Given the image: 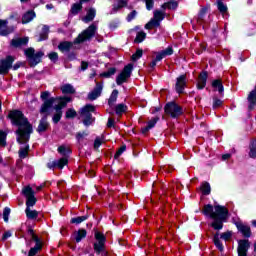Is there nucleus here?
<instances>
[{
	"label": "nucleus",
	"mask_w": 256,
	"mask_h": 256,
	"mask_svg": "<svg viewBox=\"0 0 256 256\" xmlns=\"http://www.w3.org/2000/svg\"><path fill=\"white\" fill-rule=\"evenodd\" d=\"M7 119H10L14 127H18L15 131L17 143H29L31 135H33V124L29 122V118L19 109L10 110Z\"/></svg>",
	"instance_id": "f257e3e1"
},
{
	"label": "nucleus",
	"mask_w": 256,
	"mask_h": 256,
	"mask_svg": "<svg viewBox=\"0 0 256 256\" xmlns=\"http://www.w3.org/2000/svg\"><path fill=\"white\" fill-rule=\"evenodd\" d=\"M214 209L215 211H213V205L206 204L202 210V215H205V217H210V219L213 220L209 224V227L214 229V231H221L224 223H227V219H229V209L221 205L214 206Z\"/></svg>",
	"instance_id": "f03ea898"
},
{
	"label": "nucleus",
	"mask_w": 256,
	"mask_h": 256,
	"mask_svg": "<svg viewBox=\"0 0 256 256\" xmlns=\"http://www.w3.org/2000/svg\"><path fill=\"white\" fill-rule=\"evenodd\" d=\"M95 33H97V25L91 24L87 29L82 31L74 41H62L58 44V50L63 54H68L71 49H73L74 45H81V43H85V41H91L93 37H95Z\"/></svg>",
	"instance_id": "7ed1b4c3"
},
{
	"label": "nucleus",
	"mask_w": 256,
	"mask_h": 256,
	"mask_svg": "<svg viewBox=\"0 0 256 256\" xmlns=\"http://www.w3.org/2000/svg\"><path fill=\"white\" fill-rule=\"evenodd\" d=\"M57 151L63 157L60 158L59 160L48 162L46 164V167L48 169H63L66 165H69V158L67 157H69L71 153H73V150H71V148L65 145H61L58 147Z\"/></svg>",
	"instance_id": "20e7f679"
},
{
	"label": "nucleus",
	"mask_w": 256,
	"mask_h": 256,
	"mask_svg": "<svg viewBox=\"0 0 256 256\" xmlns=\"http://www.w3.org/2000/svg\"><path fill=\"white\" fill-rule=\"evenodd\" d=\"M94 239L96 240V242L93 244L94 253H96V255L108 256L109 252L105 248V243H107V236H105L103 232L95 229Z\"/></svg>",
	"instance_id": "39448f33"
},
{
	"label": "nucleus",
	"mask_w": 256,
	"mask_h": 256,
	"mask_svg": "<svg viewBox=\"0 0 256 256\" xmlns=\"http://www.w3.org/2000/svg\"><path fill=\"white\" fill-rule=\"evenodd\" d=\"M24 55L26 57V61L29 67H37L39 63H43V57H45V52L37 51L35 52V48L29 47L24 51Z\"/></svg>",
	"instance_id": "423d86ee"
},
{
	"label": "nucleus",
	"mask_w": 256,
	"mask_h": 256,
	"mask_svg": "<svg viewBox=\"0 0 256 256\" xmlns=\"http://www.w3.org/2000/svg\"><path fill=\"white\" fill-rule=\"evenodd\" d=\"M164 113L169 115L172 119H179L181 115H184L185 111L183 110V106L175 101H170L165 104Z\"/></svg>",
	"instance_id": "0eeeda50"
},
{
	"label": "nucleus",
	"mask_w": 256,
	"mask_h": 256,
	"mask_svg": "<svg viewBox=\"0 0 256 256\" xmlns=\"http://www.w3.org/2000/svg\"><path fill=\"white\" fill-rule=\"evenodd\" d=\"M96 108L95 105L93 104H86L84 107L81 108L80 110V115L81 117H84L82 120L83 125L85 127H89L95 123V118L93 117V114L95 113Z\"/></svg>",
	"instance_id": "6e6552de"
},
{
	"label": "nucleus",
	"mask_w": 256,
	"mask_h": 256,
	"mask_svg": "<svg viewBox=\"0 0 256 256\" xmlns=\"http://www.w3.org/2000/svg\"><path fill=\"white\" fill-rule=\"evenodd\" d=\"M40 99L44 101L41 105L40 113H49V110L53 107L55 101H57V98L51 97V92L49 91L41 92Z\"/></svg>",
	"instance_id": "1a4fd4ad"
},
{
	"label": "nucleus",
	"mask_w": 256,
	"mask_h": 256,
	"mask_svg": "<svg viewBox=\"0 0 256 256\" xmlns=\"http://www.w3.org/2000/svg\"><path fill=\"white\" fill-rule=\"evenodd\" d=\"M22 195L26 197V209L35 207V205H37V198L35 197V191L31 186H25L22 189Z\"/></svg>",
	"instance_id": "9d476101"
},
{
	"label": "nucleus",
	"mask_w": 256,
	"mask_h": 256,
	"mask_svg": "<svg viewBox=\"0 0 256 256\" xmlns=\"http://www.w3.org/2000/svg\"><path fill=\"white\" fill-rule=\"evenodd\" d=\"M132 73H133V63H129L126 66H124L122 71L116 77V84L123 85V83H127Z\"/></svg>",
	"instance_id": "9b49d317"
},
{
	"label": "nucleus",
	"mask_w": 256,
	"mask_h": 256,
	"mask_svg": "<svg viewBox=\"0 0 256 256\" xmlns=\"http://www.w3.org/2000/svg\"><path fill=\"white\" fill-rule=\"evenodd\" d=\"M0 63V75H8L9 70L13 68V63H15V56L8 55L5 59H1Z\"/></svg>",
	"instance_id": "f8f14e48"
},
{
	"label": "nucleus",
	"mask_w": 256,
	"mask_h": 256,
	"mask_svg": "<svg viewBox=\"0 0 256 256\" xmlns=\"http://www.w3.org/2000/svg\"><path fill=\"white\" fill-rule=\"evenodd\" d=\"M235 227L237 228L238 233H241L244 239H249L253 232H251V226L245 225L241 221L234 222Z\"/></svg>",
	"instance_id": "ddd939ff"
},
{
	"label": "nucleus",
	"mask_w": 256,
	"mask_h": 256,
	"mask_svg": "<svg viewBox=\"0 0 256 256\" xmlns=\"http://www.w3.org/2000/svg\"><path fill=\"white\" fill-rule=\"evenodd\" d=\"M185 87H187V74H182L176 78V93H178V95H183V93H185Z\"/></svg>",
	"instance_id": "4468645a"
},
{
	"label": "nucleus",
	"mask_w": 256,
	"mask_h": 256,
	"mask_svg": "<svg viewBox=\"0 0 256 256\" xmlns=\"http://www.w3.org/2000/svg\"><path fill=\"white\" fill-rule=\"evenodd\" d=\"M251 248V242L249 239L238 240L237 253L238 256H247L249 249Z\"/></svg>",
	"instance_id": "2eb2a0df"
},
{
	"label": "nucleus",
	"mask_w": 256,
	"mask_h": 256,
	"mask_svg": "<svg viewBox=\"0 0 256 256\" xmlns=\"http://www.w3.org/2000/svg\"><path fill=\"white\" fill-rule=\"evenodd\" d=\"M103 93V82H96L94 89L88 94L89 101H95Z\"/></svg>",
	"instance_id": "dca6fc26"
},
{
	"label": "nucleus",
	"mask_w": 256,
	"mask_h": 256,
	"mask_svg": "<svg viewBox=\"0 0 256 256\" xmlns=\"http://www.w3.org/2000/svg\"><path fill=\"white\" fill-rule=\"evenodd\" d=\"M207 79H209V72L205 70L200 72L198 76V82L196 84V87L199 91L203 90L204 87H207Z\"/></svg>",
	"instance_id": "f3484780"
},
{
	"label": "nucleus",
	"mask_w": 256,
	"mask_h": 256,
	"mask_svg": "<svg viewBox=\"0 0 256 256\" xmlns=\"http://www.w3.org/2000/svg\"><path fill=\"white\" fill-rule=\"evenodd\" d=\"M27 233L31 237L30 241L35 243V247H43V241L41 238H39V236H37V234H35V230H33L31 226H28Z\"/></svg>",
	"instance_id": "a211bd4d"
},
{
	"label": "nucleus",
	"mask_w": 256,
	"mask_h": 256,
	"mask_svg": "<svg viewBox=\"0 0 256 256\" xmlns=\"http://www.w3.org/2000/svg\"><path fill=\"white\" fill-rule=\"evenodd\" d=\"M211 87L214 89V91H218L220 95L225 93V86H223V79L221 78L214 79L211 82Z\"/></svg>",
	"instance_id": "6ab92c4d"
},
{
	"label": "nucleus",
	"mask_w": 256,
	"mask_h": 256,
	"mask_svg": "<svg viewBox=\"0 0 256 256\" xmlns=\"http://www.w3.org/2000/svg\"><path fill=\"white\" fill-rule=\"evenodd\" d=\"M18 145H25V147H20L19 151H18V157L20 159H27V157H29V142L26 143H18Z\"/></svg>",
	"instance_id": "aec40b11"
},
{
	"label": "nucleus",
	"mask_w": 256,
	"mask_h": 256,
	"mask_svg": "<svg viewBox=\"0 0 256 256\" xmlns=\"http://www.w3.org/2000/svg\"><path fill=\"white\" fill-rule=\"evenodd\" d=\"M37 17V14L34 10H28L26 13L22 16V24L27 25V23H31V20Z\"/></svg>",
	"instance_id": "412c9836"
},
{
	"label": "nucleus",
	"mask_w": 256,
	"mask_h": 256,
	"mask_svg": "<svg viewBox=\"0 0 256 256\" xmlns=\"http://www.w3.org/2000/svg\"><path fill=\"white\" fill-rule=\"evenodd\" d=\"M49 129V123L47 122V116H43L38 124L37 133H45Z\"/></svg>",
	"instance_id": "4be33fe9"
},
{
	"label": "nucleus",
	"mask_w": 256,
	"mask_h": 256,
	"mask_svg": "<svg viewBox=\"0 0 256 256\" xmlns=\"http://www.w3.org/2000/svg\"><path fill=\"white\" fill-rule=\"evenodd\" d=\"M27 43H29V37H22L11 40V45L15 48L23 47V45H27Z\"/></svg>",
	"instance_id": "5701e85b"
},
{
	"label": "nucleus",
	"mask_w": 256,
	"mask_h": 256,
	"mask_svg": "<svg viewBox=\"0 0 256 256\" xmlns=\"http://www.w3.org/2000/svg\"><path fill=\"white\" fill-rule=\"evenodd\" d=\"M96 16H97V10H95V8H90L87 11L86 16L82 18V21L84 23H91V21H93V19H95Z\"/></svg>",
	"instance_id": "b1692460"
},
{
	"label": "nucleus",
	"mask_w": 256,
	"mask_h": 256,
	"mask_svg": "<svg viewBox=\"0 0 256 256\" xmlns=\"http://www.w3.org/2000/svg\"><path fill=\"white\" fill-rule=\"evenodd\" d=\"M47 39H49V26L44 25L42 31L39 34L37 42L41 43V41H47Z\"/></svg>",
	"instance_id": "393cba45"
},
{
	"label": "nucleus",
	"mask_w": 256,
	"mask_h": 256,
	"mask_svg": "<svg viewBox=\"0 0 256 256\" xmlns=\"http://www.w3.org/2000/svg\"><path fill=\"white\" fill-rule=\"evenodd\" d=\"M213 243L215 247L220 251V253H223L225 251V246H223V243L221 242V239H219V232H216L213 236Z\"/></svg>",
	"instance_id": "a878e982"
},
{
	"label": "nucleus",
	"mask_w": 256,
	"mask_h": 256,
	"mask_svg": "<svg viewBox=\"0 0 256 256\" xmlns=\"http://www.w3.org/2000/svg\"><path fill=\"white\" fill-rule=\"evenodd\" d=\"M249 157L250 159H256V137L252 138L249 143Z\"/></svg>",
	"instance_id": "bb28decb"
},
{
	"label": "nucleus",
	"mask_w": 256,
	"mask_h": 256,
	"mask_svg": "<svg viewBox=\"0 0 256 256\" xmlns=\"http://www.w3.org/2000/svg\"><path fill=\"white\" fill-rule=\"evenodd\" d=\"M56 101H58V104L65 109L67 107V103H71L73 101V98L70 96H60L55 98Z\"/></svg>",
	"instance_id": "cd10ccee"
},
{
	"label": "nucleus",
	"mask_w": 256,
	"mask_h": 256,
	"mask_svg": "<svg viewBox=\"0 0 256 256\" xmlns=\"http://www.w3.org/2000/svg\"><path fill=\"white\" fill-rule=\"evenodd\" d=\"M81 11H83V4L80 2H76L74 4H72L71 9H70V14L75 16L78 13H81Z\"/></svg>",
	"instance_id": "c85d7f7f"
},
{
	"label": "nucleus",
	"mask_w": 256,
	"mask_h": 256,
	"mask_svg": "<svg viewBox=\"0 0 256 256\" xmlns=\"http://www.w3.org/2000/svg\"><path fill=\"white\" fill-rule=\"evenodd\" d=\"M129 107L126 104L120 103L115 106V113L118 115V117H121L123 113H127V110Z\"/></svg>",
	"instance_id": "c756f323"
},
{
	"label": "nucleus",
	"mask_w": 256,
	"mask_h": 256,
	"mask_svg": "<svg viewBox=\"0 0 256 256\" xmlns=\"http://www.w3.org/2000/svg\"><path fill=\"white\" fill-rule=\"evenodd\" d=\"M200 191L202 192V195H211V184L207 181L202 182L200 185Z\"/></svg>",
	"instance_id": "7c9ffc66"
},
{
	"label": "nucleus",
	"mask_w": 256,
	"mask_h": 256,
	"mask_svg": "<svg viewBox=\"0 0 256 256\" xmlns=\"http://www.w3.org/2000/svg\"><path fill=\"white\" fill-rule=\"evenodd\" d=\"M119 97V90L114 89L112 93L110 94V97L108 99V105L109 107H113L115 103H117V98Z\"/></svg>",
	"instance_id": "2f4dec72"
},
{
	"label": "nucleus",
	"mask_w": 256,
	"mask_h": 256,
	"mask_svg": "<svg viewBox=\"0 0 256 256\" xmlns=\"http://www.w3.org/2000/svg\"><path fill=\"white\" fill-rule=\"evenodd\" d=\"M63 95H75V88L71 84H65L61 87Z\"/></svg>",
	"instance_id": "473e14b6"
},
{
	"label": "nucleus",
	"mask_w": 256,
	"mask_h": 256,
	"mask_svg": "<svg viewBox=\"0 0 256 256\" xmlns=\"http://www.w3.org/2000/svg\"><path fill=\"white\" fill-rule=\"evenodd\" d=\"M3 27H7V20L0 19V35L2 37H7V35H10V33H13V31L9 29H3ZM3 29V30H1Z\"/></svg>",
	"instance_id": "72a5a7b5"
},
{
	"label": "nucleus",
	"mask_w": 256,
	"mask_h": 256,
	"mask_svg": "<svg viewBox=\"0 0 256 256\" xmlns=\"http://www.w3.org/2000/svg\"><path fill=\"white\" fill-rule=\"evenodd\" d=\"M87 219H89V214H85L84 216H78V217L71 218L70 223L72 225H81V223H83V221H87Z\"/></svg>",
	"instance_id": "f704fd0d"
},
{
	"label": "nucleus",
	"mask_w": 256,
	"mask_h": 256,
	"mask_svg": "<svg viewBox=\"0 0 256 256\" xmlns=\"http://www.w3.org/2000/svg\"><path fill=\"white\" fill-rule=\"evenodd\" d=\"M157 27H161V23H159V21L151 18L150 21L145 24L144 29L151 31V29H155Z\"/></svg>",
	"instance_id": "c9c22d12"
},
{
	"label": "nucleus",
	"mask_w": 256,
	"mask_h": 256,
	"mask_svg": "<svg viewBox=\"0 0 256 256\" xmlns=\"http://www.w3.org/2000/svg\"><path fill=\"white\" fill-rule=\"evenodd\" d=\"M85 237H87V230L81 228L76 232V236H75V241L76 243H81V241H83V239H85Z\"/></svg>",
	"instance_id": "e433bc0d"
},
{
	"label": "nucleus",
	"mask_w": 256,
	"mask_h": 256,
	"mask_svg": "<svg viewBox=\"0 0 256 256\" xmlns=\"http://www.w3.org/2000/svg\"><path fill=\"white\" fill-rule=\"evenodd\" d=\"M27 219H37L39 217V212L37 210H31V208L25 209Z\"/></svg>",
	"instance_id": "4c0bfd02"
},
{
	"label": "nucleus",
	"mask_w": 256,
	"mask_h": 256,
	"mask_svg": "<svg viewBox=\"0 0 256 256\" xmlns=\"http://www.w3.org/2000/svg\"><path fill=\"white\" fill-rule=\"evenodd\" d=\"M117 73V68L111 67L106 72H102L100 74V77H104L105 79H109V77H112V75H115Z\"/></svg>",
	"instance_id": "58836bf2"
},
{
	"label": "nucleus",
	"mask_w": 256,
	"mask_h": 256,
	"mask_svg": "<svg viewBox=\"0 0 256 256\" xmlns=\"http://www.w3.org/2000/svg\"><path fill=\"white\" fill-rule=\"evenodd\" d=\"M152 19H154V21H158V23H161V21L165 19V13H163L161 10H155Z\"/></svg>",
	"instance_id": "ea45409f"
},
{
	"label": "nucleus",
	"mask_w": 256,
	"mask_h": 256,
	"mask_svg": "<svg viewBox=\"0 0 256 256\" xmlns=\"http://www.w3.org/2000/svg\"><path fill=\"white\" fill-rule=\"evenodd\" d=\"M144 39H147V33L140 31L136 34V37L134 39V43H143Z\"/></svg>",
	"instance_id": "a19ab883"
},
{
	"label": "nucleus",
	"mask_w": 256,
	"mask_h": 256,
	"mask_svg": "<svg viewBox=\"0 0 256 256\" xmlns=\"http://www.w3.org/2000/svg\"><path fill=\"white\" fill-rule=\"evenodd\" d=\"M141 57H143V49L138 48L136 49V52L131 56V61H133L134 63L139 61V59H141Z\"/></svg>",
	"instance_id": "79ce46f5"
},
{
	"label": "nucleus",
	"mask_w": 256,
	"mask_h": 256,
	"mask_svg": "<svg viewBox=\"0 0 256 256\" xmlns=\"http://www.w3.org/2000/svg\"><path fill=\"white\" fill-rule=\"evenodd\" d=\"M0 147H7V133L0 130Z\"/></svg>",
	"instance_id": "37998d69"
},
{
	"label": "nucleus",
	"mask_w": 256,
	"mask_h": 256,
	"mask_svg": "<svg viewBox=\"0 0 256 256\" xmlns=\"http://www.w3.org/2000/svg\"><path fill=\"white\" fill-rule=\"evenodd\" d=\"M77 117V111L74 108H69L65 113L66 119H75Z\"/></svg>",
	"instance_id": "c03bdc74"
},
{
	"label": "nucleus",
	"mask_w": 256,
	"mask_h": 256,
	"mask_svg": "<svg viewBox=\"0 0 256 256\" xmlns=\"http://www.w3.org/2000/svg\"><path fill=\"white\" fill-rule=\"evenodd\" d=\"M125 151H127V145L123 144L114 154V159H119L123 155V153H125Z\"/></svg>",
	"instance_id": "a18cd8bd"
},
{
	"label": "nucleus",
	"mask_w": 256,
	"mask_h": 256,
	"mask_svg": "<svg viewBox=\"0 0 256 256\" xmlns=\"http://www.w3.org/2000/svg\"><path fill=\"white\" fill-rule=\"evenodd\" d=\"M217 9L220 13L225 14L228 11L227 5L223 1H217Z\"/></svg>",
	"instance_id": "49530a36"
},
{
	"label": "nucleus",
	"mask_w": 256,
	"mask_h": 256,
	"mask_svg": "<svg viewBox=\"0 0 256 256\" xmlns=\"http://www.w3.org/2000/svg\"><path fill=\"white\" fill-rule=\"evenodd\" d=\"M88 136H89V132L87 131L77 132L76 141H78V143H81V141H83V139H85V137H88Z\"/></svg>",
	"instance_id": "de8ad7c7"
},
{
	"label": "nucleus",
	"mask_w": 256,
	"mask_h": 256,
	"mask_svg": "<svg viewBox=\"0 0 256 256\" xmlns=\"http://www.w3.org/2000/svg\"><path fill=\"white\" fill-rule=\"evenodd\" d=\"M43 249V246H34L32 248H30L29 252H28V256H35L39 253V251H41Z\"/></svg>",
	"instance_id": "09e8293b"
},
{
	"label": "nucleus",
	"mask_w": 256,
	"mask_h": 256,
	"mask_svg": "<svg viewBox=\"0 0 256 256\" xmlns=\"http://www.w3.org/2000/svg\"><path fill=\"white\" fill-rule=\"evenodd\" d=\"M103 139H104L103 136H102V138L99 136L95 138V140H94L95 151H99V148L101 147V145H103Z\"/></svg>",
	"instance_id": "8fccbe9b"
},
{
	"label": "nucleus",
	"mask_w": 256,
	"mask_h": 256,
	"mask_svg": "<svg viewBox=\"0 0 256 256\" xmlns=\"http://www.w3.org/2000/svg\"><path fill=\"white\" fill-rule=\"evenodd\" d=\"M163 57H169L173 55V46H168L165 50L160 51Z\"/></svg>",
	"instance_id": "3c124183"
},
{
	"label": "nucleus",
	"mask_w": 256,
	"mask_h": 256,
	"mask_svg": "<svg viewBox=\"0 0 256 256\" xmlns=\"http://www.w3.org/2000/svg\"><path fill=\"white\" fill-rule=\"evenodd\" d=\"M9 215H11V208L5 207L3 210V220L5 223H9Z\"/></svg>",
	"instance_id": "603ef678"
},
{
	"label": "nucleus",
	"mask_w": 256,
	"mask_h": 256,
	"mask_svg": "<svg viewBox=\"0 0 256 256\" xmlns=\"http://www.w3.org/2000/svg\"><path fill=\"white\" fill-rule=\"evenodd\" d=\"M67 54V60L68 61H77V51L70 50Z\"/></svg>",
	"instance_id": "864d4df0"
},
{
	"label": "nucleus",
	"mask_w": 256,
	"mask_h": 256,
	"mask_svg": "<svg viewBox=\"0 0 256 256\" xmlns=\"http://www.w3.org/2000/svg\"><path fill=\"white\" fill-rule=\"evenodd\" d=\"M231 237H233V232L229 230L220 234V239H223V241H229Z\"/></svg>",
	"instance_id": "5fc2aeb1"
},
{
	"label": "nucleus",
	"mask_w": 256,
	"mask_h": 256,
	"mask_svg": "<svg viewBox=\"0 0 256 256\" xmlns=\"http://www.w3.org/2000/svg\"><path fill=\"white\" fill-rule=\"evenodd\" d=\"M208 8L202 7L198 13V19L199 21H203L205 19V15H207Z\"/></svg>",
	"instance_id": "6e6d98bb"
},
{
	"label": "nucleus",
	"mask_w": 256,
	"mask_h": 256,
	"mask_svg": "<svg viewBox=\"0 0 256 256\" xmlns=\"http://www.w3.org/2000/svg\"><path fill=\"white\" fill-rule=\"evenodd\" d=\"M48 59H50L52 63H57V61H59V54L57 52H50L48 54Z\"/></svg>",
	"instance_id": "4d7b16f0"
},
{
	"label": "nucleus",
	"mask_w": 256,
	"mask_h": 256,
	"mask_svg": "<svg viewBox=\"0 0 256 256\" xmlns=\"http://www.w3.org/2000/svg\"><path fill=\"white\" fill-rule=\"evenodd\" d=\"M147 11H153L155 7V0H144Z\"/></svg>",
	"instance_id": "13d9d810"
},
{
	"label": "nucleus",
	"mask_w": 256,
	"mask_h": 256,
	"mask_svg": "<svg viewBox=\"0 0 256 256\" xmlns=\"http://www.w3.org/2000/svg\"><path fill=\"white\" fill-rule=\"evenodd\" d=\"M62 117H63V113L56 112L52 117V121H53L54 125H57V123H59V121H61Z\"/></svg>",
	"instance_id": "bf43d9fd"
},
{
	"label": "nucleus",
	"mask_w": 256,
	"mask_h": 256,
	"mask_svg": "<svg viewBox=\"0 0 256 256\" xmlns=\"http://www.w3.org/2000/svg\"><path fill=\"white\" fill-rule=\"evenodd\" d=\"M159 119H160L159 116L152 118L151 120L148 121L147 126L150 129H153V127H155V125H157V122L159 121Z\"/></svg>",
	"instance_id": "052dcab7"
},
{
	"label": "nucleus",
	"mask_w": 256,
	"mask_h": 256,
	"mask_svg": "<svg viewBox=\"0 0 256 256\" xmlns=\"http://www.w3.org/2000/svg\"><path fill=\"white\" fill-rule=\"evenodd\" d=\"M137 17V10H132L126 17V21L128 23H131V21H133V19H135Z\"/></svg>",
	"instance_id": "680f3d73"
},
{
	"label": "nucleus",
	"mask_w": 256,
	"mask_h": 256,
	"mask_svg": "<svg viewBox=\"0 0 256 256\" xmlns=\"http://www.w3.org/2000/svg\"><path fill=\"white\" fill-rule=\"evenodd\" d=\"M221 105H223V100L219 98H213V105H212L213 109H219Z\"/></svg>",
	"instance_id": "e2e57ef3"
},
{
	"label": "nucleus",
	"mask_w": 256,
	"mask_h": 256,
	"mask_svg": "<svg viewBox=\"0 0 256 256\" xmlns=\"http://www.w3.org/2000/svg\"><path fill=\"white\" fill-rule=\"evenodd\" d=\"M177 7H179V2L177 1H169L168 2V9L175 11L177 9Z\"/></svg>",
	"instance_id": "0e129e2a"
},
{
	"label": "nucleus",
	"mask_w": 256,
	"mask_h": 256,
	"mask_svg": "<svg viewBox=\"0 0 256 256\" xmlns=\"http://www.w3.org/2000/svg\"><path fill=\"white\" fill-rule=\"evenodd\" d=\"M9 19H12V21H19L21 19V16L18 12H12L9 16Z\"/></svg>",
	"instance_id": "69168bd1"
},
{
	"label": "nucleus",
	"mask_w": 256,
	"mask_h": 256,
	"mask_svg": "<svg viewBox=\"0 0 256 256\" xmlns=\"http://www.w3.org/2000/svg\"><path fill=\"white\" fill-rule=\"evenodd\" d=\"M119 27V20H113L109 23V29L115 30Z\"/></svg>",
	"instance_id": "338daca9"
},
{
	"label": "nucleus",
	"mask_w": 256,
	"mask_h": 256,
	"mask_svg": "<svg viewBox=\"0 0 256 256\" xmlns=\"http://www.w3.org/2000/svg\"><path fill=\"white\" fill-rule=\"evenodd\" d=\"M117 5L120 9H123V7H127V0H117Z\"/></svg>",
	"instance_id": "774afa93"
}]
</instances>
